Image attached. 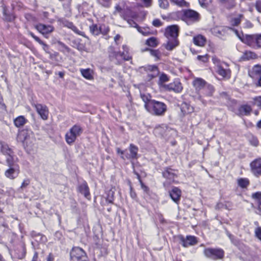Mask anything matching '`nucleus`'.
I'll return each instance as SVG.
<instances>
[{
    "mask_svg": "<svg viewBox=\"0 0 261 261\" xmlns=\"http://www.w3.org/2000/svg\"><path fill=\"white\" fill-rule=\"evenodd\" d=\"M179 28L176 25L168 26L165 32V36L168 41L165 45V48L168 50H171L178 45L177 37L178 36Z\"/></svg>",
    "mask_w": 261,
    "mask_h": 261,
    "instance_id": "1",
    "label": "nucleus"
},
{
    "mask_svg": "<svg viewBox=\"0 0 261 261\" xmlns=\"http://www.w3.org/2000/svg\"><path fill=\"white\" fill-rule=\"evenodd\" d=\"M146 110L152 115L163 116L167 111V106L162 102L151 100L145 105Z\"/></svg>",
    "mask_w": 261,
    "mask_h": 261,
    "instance_id": "2",
    "label": "nucleus"
},
{
    "mask_svg": "<svg viewBox=\"0 0 261 261\" xmlns=\"http://www.w3.org/2000/svg\"><path fill=\"white\" fill-rule=\"evenodd\" d=\"M236 33L240 39L254 49H258L261 48V34H256L253 35H246L241 36L237 31Z\"/></svg>",
    "mask_w": 261,
    "mask_h": 261,
    "instance_id": "3",
    "label": "nucleus"
},
{
    "mask_svg": "<svg viewBox=\"0 0 261 261\" xmlns=\"http://www.w3.org/2000/svg\"><path fill=\"white\" fill-rule=\"evenodd\" d=\"M17 141L22 143L24 146L32 147L36 141L33 132L28 129H22L17 135Z\"/></svg>",
    "mask_w": 261,
    "mask_h": 261,
    "instance_id": "4",
    "label": "nucleus"
},
{
    "mask_svg": "<svg viewBox=\"0 0 261 261\" xmlns=\"http://www.w3.org/2000/svg\"><path fill=\"white\" fill-rule=\"evenodd\" d=\"M82 132L83 129L80 125L76 124L73 125L65 135L66 143L69 145L72 144Z\"/></svg>",
    "mask_w": 261,
    "mask_h": 261,
    "instance_id": "5",
    "label": "nucleus"
},
{
    "mask_svg": "<svg viewBox=\"0 0 261 261\" xmlns=\"http://www.w3.org/2000/svg\"><path fill=\"white\" fill-rule=\"evenodd\" d=\"M174 170L171 168L167 167L162 173L163 176L166 179V181L163 183L165 187H168L169 186L175 182V178L177 177Z\"/></svg>",
    "mask_w": 261,
    "mask_h": 261,
    "instance_id": "6",
    "label": "nucleus"
},
{
    "mask_svg": "<svg viewBox=\"0 0 261 261\" xmlns=\"http://www.w3.org/2000/svg\"><path fill=\"white\" fill-rule=\"evenodd\" d=\"M70 258L72 260H81L87 258V254L85 251L79 247H73L70 253Z\"/></svg>",
    "mask_w": 261,
    "mask_h": 261,
    "instance_id": "7",
    "label": "nucleus"
},
{
    "mask_svg": "<svg viewBox=\"0 0 261 261\" xmlns=\"http://www.w3.org/2000/svg\"><path fill=\"white\" fill-rule=\"evenodd\" d=\"M204 255L213 259L222 258L224 256V252L220 249L206 248L204 250Z\"/></svg>",
    "mask_w": 261,
    "mask_h": 261,
    "instance_id": "8",
    "label": "nucleus"
},
{
    "mask_svg": "<svg viewBox=\"0 0 261 261\" xmlns=\"http://www.w3.org/2000/svg\"><path fill=\"white\" fill-rule=\"evenodd\" d=\"M163 87L167 91H173L177 93H180L183 89L182 84L179 80H175L169 84L164 85Z\"/></svg>",
    "mask_w": 261,
    "mask_h": 261,
    "instance_id": "9",
    "label": "nucleus"
},
{
    "mask_svg": "<svg viewBox=\"0 0 261 261\" xmlns=\"http://www.w3.org/2000/svg\"><path fill=\"white\" fill-rule=\"evenodd\" d=\"M141 68L146 71L148 81L156 77L159 74L158 68L155 65H146Z\"/></svg>",
    "mask_w": 261,
    "mask_h": 261,
    "instance_id": "10",
    "label": "nucleus"
},
{
    "mask_svg": "<svg viewBox=\"0 0 261 261\" xmlns=\"http://www.w3.org/2000/svg\"><path fill=\"white\" fill-rule=\"evenodd\" d=\"M184 17L188 21L191 22H195L198 21L200 19V15L196 11L188 9L184 11Z\"/></svg>",
    "mask_w": 261,
    "mask_h": 261,
    "instance_id": "11",
    "label": "nucleus"
},
{
    "mask_svg": "<svg viewBox=\"0 0 261 261\" xmlns=\"http://www.w3.org/2000/svg\"><path fill=\"white\" fill-rule=\"evenodd\" d=\"M252 173L256 177L261 175V158L254 160L250 164Z\"/></svg>",
    "mask_w": 261,
    "mask_h": 261,
    "instance_id": "12",
    "label": "nucleus"
},
{
    "mask_svg": "<svg viewBox=\"0 0 261 261\" xmlns=\"http://www.w3.org/2000/svg\"><path fill=\"white\" fill-rule=\"evenodd\" d=\"M32 106L35 108L37 113L43 120L48 118V110L47 107L41 104L32 103Z\"/></svg>",
    "mask_w": 261,
    "mask_h": 261,
    "instance_id": "13",
    "label": "nucleus"
},
{
    "mask_svg": "<svg viewBox=\"0 0 261 261\" xmlns=\"http://www.w3.org/2000/svg\"><path fill=\"white\" fill-rule=\"evenodd\" d=\"M20 172L19 166H14V167H9V168L6 170L5 175L8 178L14 179L19 175Z\"/></svg>",
    "mask_w": 261,
    "mask_h": 261,
    "instance_id": "14",
    "label": "nucleus"
},
{
    "mask_svg": "<svg viewBox=\"0 0 261 261\" xmlns=\"http://www.w3.org/2000/svg\"><path fill=\"white\" fill-rule=\"evenodd\" d=\"M214 88L210 85H207V86L204 88V90L201 92V93H198L197 98L200 100L203 103L205 104V102L203 99V97L206 96H212L214 92Z\"/></svg>",
    "mask_w": 261,
    "mask_h": 261,
    "instance_id": "15",
    "label": "nucleus"
},
{
    "mask_svg": "<svg viewBox=\"0 0 261 261\" xmlns=\"http://www.w3.org/2000/svg\"><path fill=\"white\" fill-rule=\"evenodd\" d=\"M169 195L172 200L178 203L180 199L181 192L178 188L174 187L170 191Z\"/></svg>",
    "mask_w": 261,
    "mask_h": 261,
    "instance_id": "16",
    "label": "nucleus"
},
{
    "mask_svg": "<svg viewBox=\"0 0 261 261\" xmlns=\"http://www.w3.org/2000/svg\"><path fill=\"white\" fill-rule=\"evenodd\" d=\"M207 85L206 82L201 78H196L193 82V85L197 92L202 91Z\"/></svg>",
    "mask_w": 261,
    "mask_h": 261,
    "instance_id": "17",
    "label": "nucleus"
},
{
    "mask_svg": "<svg viewBox=\"0 0 261 261\" xmlns=\"http://www.w3.org/2000/svg\"><path fill=\"white\" fill-rule=\"evenodd\" d=\"M35 28L43 35L51 33L54 30V28L51 25L41 23L36 25Z\"/></svg>",
    "mask_w": 261,
    "mask_h": 261,
    "instance_id": "18",
    "label": "nucleus"
},
{
    "mask_svg": "<svg viewBox=\"0 0 261 261\" xmlns=\"http://www.w3.org/2000/svg\"><path fill=\"white\" fill-rule=\"evenodd\" d=\"M181 241L182 242V245L185 247H187L189 246L194 245L197 243L196 238L191 236H187L186 239L182 237Z\"/></svg>",
    "mask_w": 261,
    "mask_h": 261,
    "instance_id": "19",
    "label": "nucleus"
},
{
    "mask_svg": "<svg viewBox=\"0 0 261 261\" xmlns=\"http://www.w3.org/2000/svg\"><path fill=\"white\" fill-rule=\"evenodd\" d=\"M127 9V6H126V2L122 1L115 6L114 13L116 14L117 13H119L121 16L123 17V12Z\"/></svg>",
    "mask_w": 261,
    "mask_h": 261,
    "instance_id": "20",
    "label": "nucleus"
},
{
    "mask_svg": "<svg viewBox=\"0 0 261 261\" xmlns=\"http://www.w3.org/2000/svg\"><path fill=\"white\" fill-rule=\"evenodd\" d=\"M129 151L130 154L126 155V158L127 159H137L138 148L133 144H130L129 145Z\"/></svg>",
    "mask_w": 261,
    "mask_h": 261,
    "instance_id": "21",
    "label": "nucleus"
},
{
    "mask_svg": "<svg viewBox=\"0 0 261 261\" xmlns=\"http://www.w3.org/2000/svg\"><path fill=\"white\" fill-rule=\"evenodd\" d=\"M80 72L82 75L86 79L89 80H92L93 79L94 72L93 70L87 68V69H81Z\"/></svg>",
    "mask_w": 261,
    "mask_h": 261,
    "instance_id": "22",
    "label": "nucleus"
},
{
    "mask_svg": "<svg viewBox=\"0 0 261 261\" xmlns=\"http://www.w3.org/2000/svg\"><path fill=\"white\" fill-rule=\"evenodd\" d=\"M252 111V108L248 105H243L239 108V112L241 115H249Z\"/></svg>",
    "mask_w": 261,
    "mask_h": 261,
    "instance_id": "23",
    "label": "nucleus"
},
{
    "mask_svg": "<svg viewBox=\"0 0 261 261\" xmlns=\"http://www.w3.org/2000/svg\"><path fill=\"white\" fill-rule=\"evenodd\" d=\"M6 163L8 167H14V166H19L17 164V158L14 156V154L6 156Z\"/></svg>",
    "mask_w": 261,
    "mask_h": 261,
    "instance_id": "24",
    "label": "nucleus"
},
{
    "mask_svg": "<svg viewBox=\"0 0 261 261\" xmlns=\"http://www.w3.org/2000/svg\"><path fill=\"white\" fill-rule=\"evenodd\" d=\"M79 190L86 198L90 199V193L87 184L84 183L81 184L79 187Z\"/></svg>",
    "mask_w": 261,
    "mask_h": 261,
    "instance_id": "25",
    "label": "nucleus"
},
{
    "mask_svg": "<svg viewBox=\"0 0 261 261\" xmlns=\"http://www.w3.org/2000/svg\"><path fill=\"white\" fill-rule=\"evenodd\" d=\"M205 42V38L201 35H198L193 38V42L197 46H203Z\"/></svg>",
    "mask_w": 261,
    "mask_h": 261,
    "instance_id": "26",
    "label": "nucleus"
},
{
    "mask_svg": "<svg viewBox=\"0 0 261 261\" xmlns=\"http://www.w3.org/2000/svg\"><path fill=\"white\" fill-rule=\"evenodd\" d=\"M180 109L184 115L191 113L194 111L193 107L187 102L181 103Z\"/></svg>",
    "mask_w": 261,
    "mask_h": 261,
    "instance_id": "27",
    "label": "nucleus"
},
{
    "mask_svg": "<svg viewBox=\"0 0 261 261\" xmlns=\"http://www.w3.org/2000/svg\"><path fill=\"white\" fill-rule=\"evenodd\" d=\"M217 72L223 77L229 78L230 76V70L224 69L223 65L219 66V67L217 68Z\"/></svg>",
    "mask_w": 261,
    "mask_h": 261,
    "instance_id": "28",
    "label": "nucleus"
},
{
    "mask_svg": "<svg viewBox=\"0 0 261 261\" xmlns=\"http://www.w3.org/2000/svg\"><path fill=\"white\" fill-rule=\"evenodd\" d=\"M123 51L122 53L120 52L119 56L121 57L124 60L129 61L132 59V57L129 55L128 47L126 45L122 46Z\"/></svg>",
    "mask_w": 261,
    "mask_h": 261,
    "instance_id": "29",
    "label": "nucleus"
},
{
    "mask_svg": "<svg viewBox=\"0 0 261 261\" xmlns=\"http://www.w3.org/2000/svg\"><path fill=\"white\" fill-rule=\"evenodd\" d=\"M29 34L33 37L37 42H38L40 44L43 46V50L46 53H48L49 46L43 42L42 40H41L39 37L35 36L32 32H29Z\"/></svg>",
    "mask_w": 261,
    "mask_h": 261,
    "instance_id": "30",
    "label": "nucleus"
},
{
    "mask_svg": "<svg viewBox=\"0 0 261 261\" xmlns=\"http://www.w3.org/2000/svg\"><path fill=\"white\" fill-rule=\"evenodd\" d=\"M219 2L228 9H233L236 6V0H219Z\"/></svg>",
    "mask_w": 261,
    "mask_h": 261,
    "instance_id": "31",
    "label": "nucleus"
},
{
    "mask_svg": "<svg viewBox=\"0 0 261 261\" xmlns=\"http://www.w3.org/2000/svg\"><path fill=\"white\" fill-rule=\"evenodd\" d=\"M257 57V55L254 52L251 51H246L243 54L241 58L244 60H249L256 59Z\"/></svg>",
    "mask_w": 261,
    "mask_h": 261,
    "instance_id": "32",
    "label": "nucleus"
},
{
    "mask_svg": "<svg viewBox=\"0 0 261 261\" xmlns=\"http://www.w3.org/2000/svg\"><path fill=\"white\" fill-rule=\"evenodd\" d=\"M27 122V119L23 116H19L14 121L15 125L19 127L23 126Z\"/></svg>",
    "mask_w": 261,
    "mask_h": 261,
    "instance_id": "33",
    "label": "nucleus"
},
{
    "mask_svg": "<svg viewBox=\"0 0 261 261\" xmlns=\"http://www.w3.org/2000/svg\"><path fill=\"white\" fill-rule=\"evenodd\" d=\"M237 183L239 187L242 188H246L249 185V180L246 178H240L237 180Z\"/></svg>",
    "mask_w": 261,
    "mask_h": 261,
    "instance_id": "34",
    "label": "nucleus"
},
{
    "mask_svg": "<svg viewBox=\"0 0 261 261\" xmlns=\"http://www.w3.org/2000/svg\"><path fill=\"white\" fill-rule=\"evenodd\" d=\"M108 52L109 57L111 58L112 60L114 59H117L120 54V52L115 51L114 47L112 46L109 47Z\"/></svg>",
    "mask_w": 261,
    "mask_h": 261,
    "instance_id": "35",
    "label": "nucleus"
},
{
    "mask_svg": "<svg viewBox=\"0 0 261 261\" xmlns=\"http://www.w3.org/2000/svg\"><path fill=\"white\" fill-rule=\"evenodd\" d=\"M2 153L6 156H9L14 154L12 150L8 146V145H3L1 147Z\"/></svg>",
    "mask_w": 261,
    "mask_h": 261,
    "instance_id": "36",
    "label": "nucleus"
},
{
    "mask_svg": "<svg viewBox=\"0 0 261 261\" xmlns=\"http://www.w3.org/2000/svg\"><path fill=\"white\" fill-rule=\"evenodd\" d=\"M65 27L71 29L75 33L83 35L82 32L79 30V29L73 24L72 22L69 21H66L64 23Z\"/></svg>",
    "mask_w": 261,
    "mask_h": 261,
    "instance_id": "37",
    "label": "nucleus"
},
{
    "mask_svg": "<svg viewBox=\"0 0 261 261\" xmlns=\"http://www.w3.org/2000/svg\"><path fill=\"white\" fill-rule=\"evenodd\" d=\"M170 2L181 7H188L189 6V3L187 2L185 0H170Z\"/></svg>",
    "mask_w": 261,
    "mask_h": 261,
    "instance_id": "38",
    "label": "nucleus"
},
{
    "mask_svg": "<svg viewBox=\"0 0 261 261\" xmlns=\"http://www.w3.org/2000/svg\"><path fill=\"white\" fill-rule=\"evenodd\" d=\"M91 33L93 35L97 36L100 34L99 27L96 24H93L89 27Z\"/></svg>",
    "mask_w": 261,
    "mask_h": 261,
    "instance_id": "39",
    "label": "nucleus"
},
{
    "mask_svg": "<svg viewBox=\"0 0 261 261\" xmlns=\"http://www.w3.org/2000/svg\"><path fill=\"white\" fill-rule=\"evenodd\" d=\"M252 74H254L253 75H250L253 78L255 77V75L257 76L261 75V65H255L253 68Z\"/></svg>",
    "mask_w": 261,
    "mask_h": 261,
    "instance_id": "40",
    "label": "nucleus"
},
{
    "mask_svg": "<svg viewBox=\"0 0 261 261\" xmlns=\"http://www.w3.org/2000/svg\"><path fill=\"white\" fill-rule=\"evenodd\" d=\"M58 44L59 46V50L63 53H69L70 49L66 46L65 44L61 41L58 42Z\"/></svg>",
    "mask_w": 261,
    "mask_h": 261,
    "instance_id": "41",
    "label": "nucleus"
},
{
    "mask_svg": "<svg viewBox=\"0 0 261 261\" xmlns=\"http://www.w3.org/2000/svg\"><path fill=\"white\" fill-rule=\"evenodd\" d=\"M3 14L5 20L7 21H12L15 18V16L13 14H7L6 13V10L5 8H4Z\"/></svg>",
    "mask_w": 261,
    "mask_h": 261,
    "instance_id": "42",
    "label": "nucleus"
},
{
    "mask_svg": "<svg viewBox=\"0 0 261 261\" xmlns=\"http://www.w3.org/2000/svg\"><path fill=\"white\" fill-rule=\"evenodd\" d=\"M169 80L168 76L166 74L162 73L160 76L159 84L163 87L164 85V83L168 82Z\"/></svg>",
    "mask_w": 261,
    "mask_h": 261,
    "instance_id": "43",
    "label": "nucleus"
},
{
    "mask_svg": "<svg viewBox=\"0 0 261 261\" xmlns=\"http://www.w3.org/2000/svg\"><path fill=\"white\" fill-rule=\"evenodd\" d=\"M243 18V15L242 14H239L238 16L231 19V23L233 25H238L240 24Z\"/></svg>",
    "mask_w": 261,
    "mask_h": 261,
    "instance_id": "44",
    "label": "nucleus"
},
{
    "mask_svg": "<svg viewBox=\"0 0 261 261\" xmlns=\"http://www.w3.org/2000/svg\"><path fill=\"white\" fill-rule=\"evenodd\" d=\"M164 126H158L154 129V133L157 135L163 136L165 131Z\"/></svg>",
    "mask_w": 261,
    "mask_h": 261,
    "instance_id": "45",
    "label": "nucleus"
},
{
    "mask_svg": "<svg viewBox=\"0 0 261 261\" xmlns=\"http://www.w3.org/2000/svg\"><path fill=\"white\" fill-rule=\"evenodd\" d=\"M97 2L101 6L109 8L111 5V0H96Z\"/></svg>",
    "mask_w": 261,
    "mask_h": 261,
    "instance_id": "46",
    "label": "nucleus"
},
{
    "mask_svg": "<svg viewBox=\"0 0 261 261\" xmlns=\"http://www.w3.org/2000/svg\"><path fill=\"white\" fill-rule=\"evenodd\" d=\"M100 34L106 35L110 31L109 27L105 25L101 24L99 26Z\"/></svg>",
    "mask_w": 261,
    "mask_h": 261,
    "instance_id": "47",
    "label": "nucleus"
},
{
    "mask_svg": "<svg viewBox=\"0 0 261 261\" xmlns=\"http://www.w3.org/2000/svg\"><path fill=\"white\" fill-rule=\"evenodd\" d=\"M64 2H65L62 5L64 9L67 11L70 12L72 0H66Z\"/></svg>",
    "mask_w": 261,
    "mask_h": 261,
    "instance_id": "48",
    "label": "nucleus"
},
{
    "mask_svg": "<svg viewBox=\"0 0 261 261\" xmlns=\"http://www.w3.org/2000/svg\"><path fill=\"white\" fill-rule=\"evenodd\" d=\"M158 2L159 6L162 9H166L169 6L168 0H159Z\"/></svg>",
    "mask_w": 261,
    "mask_h": 261,
    "instance_id": "49",
    "label": "nucleus"
},
{
    "mask_svg": "<svg viewBox=\"0 0 261 261\" xmlns=\"http://www.w3.org/2000/svg\"><path fill=\"white\" fill-rule=\"evenodd\" d=\"M253 105L261 109V96L254 97L253 98Z\"/></svg>",
    "mask_w": 261,
    "mask_h": 261,
    "instance_id": "50",
    "label": "nucleus"
},
{
    "mask_svg": "<svg viewBox=\"0 0 261 261\" xmlns=\"http://www.w3.org/2000/svg\"><path fill=\"white\" fill-rule=\"evenodd\" d=\"M30 184V180L29 178H25L23 180V182L21 184L20 187L19 188V190H22L23 189L25 188L29 184Z\"/></svg>",
    "mask_w": 261,
    "mask_h": 261,
    "instance_id": "51",
    "label": "nucleus"
},
{
    "mask_svg": "<svg viewBox=\"0 0 261 261\" xmlns=\"http://www.w3.org/2000/svg\"><path fill=\"white\" fill-rule=\"evenodd\" d=\"M212 60L213 63L216 65L217 68H218L219 66L223 65V64L227 65V64L225 63H221V61L215 57H213Z\"/></svg>",
    "mask_w": 261,
    "mask_h": 261,
    "instance_id": "52",
    "label": "nucleus"
},
{
    "mask_svg": "<svg viewBox=\"0 0 261 261\" xmlns=\"http://www.w3.org/2000/svg\"><path fill=\"white\" fill-rule=\"evenodd\" d=\"M147 44L150 46H155L156 45V40L154 38H150L147 40Z\"/></svg>",
    "mask_w": 261,
    "mask_h": 261,
    "instance_id": "53",
    "label": "nucleus"
},
{
    "mask_svg": "<svg viewBox=\"0 0 261 261\" xmlns=\"http://www.w3.org/2000/svg\"><path fill=\"white\" fill-rule=\"evenodd\" d=\"M138 179L139 180V181L140 182V184H141V188L142 189V190L146 193H148V191H149V188L148 187H147L146 186H145L142 182V181L141 180V179H140V177L139 175H138Z\"/></svg>",
    "mask_w": 261,
    "mask_h": 261,
    "instance_id": "54",
    "label": "nucleus"
},
{
    "mask_svg": "<svg viewBox=\"0 0 261 261\" xmlns=\"http://www.w3.org/2000/svg\"><path fill=\"white\" fill-rule=\"evenodd\" d=\"M31 236L33 238H38V237H39L40 238V239L39 240H38V239H36V241H37V242H40L42 240V238L44 237L43 236H42V234H40V233H37L36 232H35V231H32L31 232Z\"/></svg>",
    "mask_w": 261,
    "mask_h": 261,
    "instance_id": "55",
    "label": "nucleus"
},
{
    "mask_svg": "<svg viewBox=\"0 0 261 261\" xmlns=\"http://www.w3.org/2000/svg\"><path fill=\"white\" fill-rule=\"evenodd\" d=\"M255 235L257 238L261 240V227H257L255 229Z\"/></svg>",
    "mask_w": 261,
    "mask_h": 261,
    "instance_id": "56",
    "label": "nucleus"
},
{
    "mask_svg": "<svg viewBox=\"0 0 261 261\" xmlns=\"http://www.w3.org/2000/svg\"><path fill=\"white\" fill-rule=\"evenodd\" d=\"M249 142L250 144L254 146H257L258 145V141L256 137H253L250 138Z\"/></svg>",
    "mask_w": 261,
    "mask_h": 261,
    "instance_id": "57",
    "label": "nucleus"
},
{
    "mask_svg": "<svg viewBox=\"0 0 261 261\" xmlns=\"http://www.w3.org/2000/svg\"><path fill=\"white\" fill-rule=\"evenodd\" d=\"M139 32L142 34L144 35H147L149 33V31L143 28H140L139 27H138L137 29Z\"/></svg>",
    "mask_w": 261,
    "mask_h": 261,
    "instance_id": "58",
    "label": "nucleus"
},
{
    "mask_svg": "<svg viewBox=\"0 0 261 261\" xmlns=\"http://www.w3.org/2000/svg\"><path fill=\"white\" fill-rule=\"evenodd\" d=\"M200 5L203 8H207L208 6V2L207 0H198Z\"/></svg>",
    "mask_w": 261,
    "mask_h": 261,
    "instance_id": "59",
    "label": "nucleus"
},
{
    "mask_svg": "<svg viewBox=\"0 0 261 261\" xmlns=\"http://www.w3.org/2000/svg\"><path fill=\"white\" fill-rule=\"evenodd\" d=\"M127 21L130 27L136 28V29H137L139 27L137 23L132 19H129L127 20Z\"/></svg>",
    "mask_w": 261,
    "mask_h": 261,
    "instance_id": "60",
    "label": "nucleus"
},
{
    "mask_svg": "<svg viewBox=\"0 0 261 261\" xmlns=\"http://www.w3.org/2000/svg\"><path fill=\"white\" fill-rule=\"evenodd\" d=\"M152 24L155 27H159L162 25V22L160 19H155L153 20Z\"/></svg>",
    "mask_w": 261,
    "mask_h": 261,
    "instance_id": "61",
    "label": "nucleus"
},
{
    "mask_svg": "<svg viewBox=\"0 0 261 261\" xmlns=\"http://www.w3.org/2000/svg\"><path fill=\"white\" fill-rule=\"evenodd\" d=\"M149 51L151 56L155 57L157 59L159 58V52L158 50L151 49Z\"/></svg>",
    "mask_w": 261,
    "mask_h": 261,
    "instance_id": "62",
    "label": "nucleus"
},
{
    "mask_svg": "<svg viewBox=\"0 0 261 261\" xmlns=\"http://www.w3.org/2000/svg\"><path fill=\"white\" fill-rule=\"evenodd\" d=\"M255 6L257 11L258 12L261 13V0L256 1Z\"/></svg>",
    "mask_w": 261,
    "mask_h": 261,
    "instance_id": "63",
    "label": "nucleus"
},
{
    "mask_svg": "<svg viewBox=\"0 0 261 261\" xmlns=\"http://www.w3.org/2000/svg\"><path fill=\"white\" fill-rule=\"evenodd\" d=\"M252 197L253 198L257 199L258 201L261 200V192H256L252 194Z\"/></svg>",
    "mask_w": 261,
    "mask_h": 261,
    "instance_id": "64",
    "label": "nucleus"
}]
</instances>
